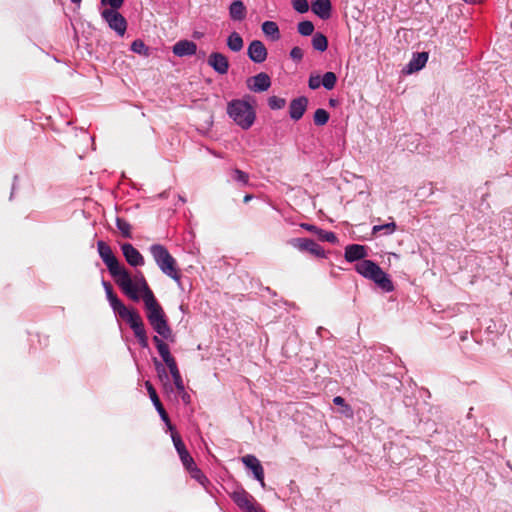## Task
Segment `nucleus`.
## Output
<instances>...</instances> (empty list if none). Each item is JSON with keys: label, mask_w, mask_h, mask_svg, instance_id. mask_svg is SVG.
I'll list each match as a JSON object with an SVG mask.
<instances>
[{"label": "nucleus", "mask_w": 512, "mask_h": 512, "mask_svg": "<svg viewBox=\"0 0 512 512\" xmlns=\"http://www.w3.org/2000/svg\"><path fill=\"white\" fill-rule=\"evenodd\" d=\"M154 365H155V369L158 373V377L163 382L164 387L166 389L169 388L170 390H172L171 384L169 382V376L167 374V371H166L164 365L156 358H154Z\"/></svg>", "instance_id": "nucleus-29"}, {"label": "nucleus", "mask_w": 512, "mask_h": 512, "mask_svg": "<svg viewBox=\"0 0 512 512\" xmlns=\"http://www.w3.org/2000/svg\"><path fill=\"white\" fill-rule=\"evenodd\" d=\"M429 54L428 52H418L412 55L411 60L408 62L404 71L407 74H412L414 72L420 71L427 63Z\"/></svg>", "instance_id": "nucleus-18"}, {"label": "nucleus", "mask_w": 512, "mask_h": 512, "mask_svg": "<svg viewBox=\"0 0 512 512\" xmlns=\"http://www.w3.org/2000/svg\"><path fill=\"white\" fill-rule=\"evenodd\" d=\"M171 438L174 444V447L181 459V462L183 466L187 470H192V467L194 466V460L187 451L184 442L182 441L180 435L176 432H174V429L171 431Z\"/></svg>", "instance_id": "nucleus-9"}, {"label": "nucleus", "mask_w": 512, "mask_h": 512, "mask_svg": "<svg viewBox=\"0 0 512 512\" xmlns=\"http://www.w3.org/2000/svg\"><path fill=\"white\" fill-rule=\"evenodd\" d=\"M329 104H330L331 106H335V105L337 104V100H335V99H330V100H329Z\"/></svg>", "instance_id": "nucleus-52"}, {"label": "nucleus", "mask_w": 512, "mask_h": 512, "mask_svg": "<svg viewBox=\"0 0 512 512\" xmlns=\"http://www.w3.org/2000/svg\"><path fill=\"white\" fill-rule=\"evenodd\" d=\"M303 55H304L303 50L298 46L293 47L290 51L291 59L294 61H297V62H299L303 59Z\"/></svg>", "instance_id": "nucleus-44"}, {"label": "nucleus", "mask_w": 512, "mask_h": 512, "mask_svg": "<svg viewBox=\"0 0 512 512\" xmlns=\"http://www.w3.org/2000/svg\"><path fill=\"white\" fill-rule=\"evenodd\" d=\"M292 6L293 9L300 14H304L309 10V4L307 0H292Z\"/></svg>", "instance_id": "nucleus-39"}, {"label": "nucleus", "mask_w": 512, "mask_h": 512, "mask_svg": "<svg viewBox=\"0 0 512 512\" xmlns=\"http://www.w3.org/2000/svg\"><path fill=\"white\" fill-rule=\"evenodd\" d=\"M397 229V225L394 221H391L382 225H374L372 228V234L376 235L379 232H383L384 235H391Z\"/></svg>", "instance_id": "nucleus-30"}, {"label": "nucleus", "mask_w": 512, "mask_h": 512, "mask_svg": "<svg viewBox=\"0 0 512 512\" xmlns=\"http://www.w3.org/2000/svg\"><path fill=\"white\" fill-rule=\"evenodd\" d=\"M297 29L302 36H310L314 32V24L309 20H304L298 23Z\"/></svg>", "instance_id": "nucleus-36"}, {"label": "nucleus", "mask_w": 512, "mask_h": 512, "mask_svg": "<svg viewBox=\"0 0 512 512\" xmlns=\"http://www.w3.org/2000/svg\"><path fill=\"white\" fill-rule=\"evenodd\" d=\"M242 462L253 472L254 478L260 482L262 487H264V469L260 461L253 455H246L242 458Z\"/></svg>", "instance_id": "nucleus-15"}, {"label": "nucleus", "mask_w": 512, "mask_h": 512, "mask_svg": "<svg viewBox=\"0 0 512 512\" xmlns=\"http://www.w3.org/2000/svg\"><path fill=\"white\" fill-rule=\"evenodd\" d=\"M179 199L184 203L185 202V199L183 197H179Z\"/></svg>", "instance_id": "nucleus-55"}, {"label": "nucleus", "mask_w": 512, "mask_h": 512, "mask_svg": "<svg viewBox=\"0 0 512 512\" xmlns=\"http://www.w3.org/2000/svg\"><path fill=\"white\" fill-rule=\"evenodd\" d=\"M208 65L218 74H226L229 70L228 58L220 52H212L208 57Z\"/></svg>", "instance_id": "nucleus-13"}, {"label": "nucleus", "mask_w": 512, "mask_h": 512, "mask_svg": "<svg viewBox=\"0 0 512 512\" xmlns=\"http://www.w3.org/2000/svg\"><path fill=\"white\" fill-rule=\"evenodd\" d=\"M145 387L147 389V392L149 394V397L156 409V411L158 412L161 420L166 424L167 428L172 431L174 429L173 425L171 424L170 422V419H169V416L166 412V410L164 409L157 393H156V390L155 388L153 387V385L151 384L150 381H146L145 382Z\"/></svg>", "instance_id": "nucleus-10"}, {"label": "nucleus", "mask_w": 512, "mask_h": 512, "mask_svg": "<svg viewBox=\"0 0 512 512\" xmlns=\"http://www.w3.org/2000/svg\"><path fill=\"white\" fill-rule=\"evenodd\" d=\"M130 49L132 52L139 54V55H143L146 57L150 55L149 47L141 39L134 40L131 43Z\"/></svg>", "instance_id": "nucleus-31"}, {"label": "nucleus", "mask_w": 512, "mask_h": 512, "mask_svg": "<svg viewBox=\"0 0 512 512\" xmlns=\"http://www.w3.org/2000/svg\"><path fill=\"white\" fill-rule=\"evenodd\" d=\"M243 46L244 41L240 34L235 31L230 33V35L227 37V47L232 52H239L242 50Z\"/></svg>", "instance_id": "nucleus-26"}, {"label": "nucleus", "mask_w": 512, "mask_h": 512, "mask_svg": "<svg viewBox=\"0 0 512 512\" xmlns=\"http://www.w3.org/2000/svg\"><path fill=\"white\" fill-rule=\"evenodd\" d=\"M246 85L251 92H265L271 87V78L267 73L260 72L254 76L247 78Z\"/></svg>", "instance_id": "nucleus-7"}, {"label": "nucleus", "mask_w": 512, "mask_h": 512, "mask_svg": "<svg viewBox=\"0 0 512 512\" xmlns=\"http://www.w3.org/2000/svg\"><path fill=\"white\" fill-rule=\"evenodd\" d=\"M325 331L326 330L323 327H318L316 333L319 337H322L323 336L322 333Z\"/></svg>", "instance_id": "nucleus-50"}, {"label": "nucleus", "mask_w": 512, "mask_h": 512, "mask_svg": "<svg viewBox=\"0 0 512 512\" xmlns=\"http://www.w3.org/2000/svg\"><path fill=\"white\" fill-rule=\"evenodd\" d=\"M97 250L111 277L121 291L134 302H138L142 298L149 324L157 334L168 338L171 334V328L168 325L164 310L155 298L144 274L141 271H137L134 275H131L120 264L111 247L106 242L98 241Z\"/></svg>", "instance_id": "nucleus-1"}, {"label": "nucleus", "mask_w": 512, "mask_h": 512, "mask_svg": "<svg viewBox=\"0 0 512 512\" xmlns=\"http://www.w3.org/2000/svg\"><path fill=\"white\" fill-rule=\"evenodd\" d=\"M173 382L182 402L186 405L189 404L191 402V396L185 389L182 376L180 375L178 377L173 378Z\"/></svg>", "instance_id": "nucleus-27"}, {"label": "nucleus", "mask_w": 512, "mask_h": 512, "mask_svg": "<svg viewBox=\"0 0 512 512\" xmlns=\"http://www.w3.org/2000/svg\"><path fill=\"white\" fill-rule=\"evenodd\" d=\"M171 336H172V333L170 334V336L167 339H169ZM160 337H161L160 334L155 335L153 337V342L155 343L157 351H158L159 355L161 356L163 362H166L169 359L173 358V356L170 353L169 346ZM162 338H163V336H162ZM164 339H166V338L164 337Z\"/></svg>", "instance_id": "nucleus-24"}, {"label": "nucleus", "mask_w": 512, "mask_h": 512, "mask_svg": "<svg viewBox=\"0 0 512 512\" xmlns=\"http://www.w3.org/2000/svg\"><path fill=\"white\" fill-rule=\"evenodd\" d=\"M380 269V266L372 260H362L355 265L357 273L371 281Z\"/></svg>", "instance_id": "nucleus-16"}, {"label": "nucleus", "mask_w": 512, "mask_h": 512, "mask_svg": "<svg viewBox=\"0 0 512 512\" xmlns=\"http://www.w3.org/2000/svg\"><path fill=\"white\" fill-rule=\"evenodd\" d=\"M317 237L321 241H326V242H329V243H336L337 242V236H336V234L334 232L326 231V230H323L321 228L319 229Z\"/></svg>", "instance_id": "nucleus-38"}, {"label": "nucleus", "mask_w": 512, "mask_h": 512, "mask_svg": "<svg viewBox=\"0 0 512 512\" xmlns=\"http://www.w3.org/2000/svg\"><path fill=\"white\" fill-rule=\"evenodd\" d=\"M116 227L125 238H132L131 225L123 218H116Z\"/></svg>", "instance_id": "nucleus-34"}, {"label": "nucleus", "mask_w": 512, "mask_h": 512, "mask_svg": "<svg viewBox=\"0 0 512 512\" xmlns=\"http://www.w3.org/2000/svg\"><path fill=\"white\" fill-rule=\"evenodd\" d=\"M382 291L389 293L394 290V285L389 275L382 269L378 271L372 280Z\"/></svg>", "instance_id": "nucleus-22"}, {"label": "nucleus", "mask_w": 512, "mask_h": 512, "mask_svg": "<svg viewBox=\"0 0 512 512\" xmlns=\"http://www.w3.org/2000/svg\"><path fill=\"white\" fill-rule=\"evenodd\" d=\"M247 9L240 0L233 1L229 6V16L233 21H242L245 19Z\"/></svg>", "instance_id": "nucleus-23"}, {"label": "nucleus", "mask_w": 512, "mask_h": 512, "mask_svg": "<svg viewBox=\"0 0 512 512\" xmlns=\"http://www.w3.org/2000/svg\"><path fill=\"white\" fill-rule=\"evenodd\" d=\"M329 117L330 115L325 109L319 108L314 112V124L317 126H323L328 122Z\"/></svg>", "instance_id": "nucleus-33"}, {"label": "nucleus", "mask_w": 512, "mask_h": 512, "mask_svg": "<svg viewBox=\"0 0 512 512\" xmlns=\"http://www.w3.org/2000/svg\"><path fill=\"white\" fill-rule=\"evenodd\" d=\"M308 106V99L305 96H299L290 101L289 116L292 120H300L306 112Z\"/></svg>", "instance_id": "nucleus-14"}, {"label": "nucleus", "mask_w": 512, "mask_h": 512, "mask_svg": "<svg viewBox=\"0 0 512 512\" xmlns=\"http://www.w3.org/2000/svg\"><path fill=\"white\" fill-rule=\"evenodd\" d=\"M322 85L321 77L319 75H310L308 79V87L312 90L318 89Z\"/></svg>", "instance_id": "nucleus-43"}, {"label": "nucleus", "mask_w": 512, "mask_h": 512, "mask_svg": "<svg viewBox=\"0 0 512 512\" xmlns=\"http://www.w3.org/2000/svg\"><path fill=\"white\" fill-rule=\"evenodd\" d=\"M231 499L244 512H265L263 509L258 508L255 505L253 496L242 488L235 490L231 494Z\"/></svg>", "instance_id": "nucleus-5"}, {"label": "nucleus", "mask_w": 512, "mask_h": 512, "mask_svg": "<svg viewBox=\"0 0 512 512\" xmlns=\"http://www.w3.org/2000/svg\"><path fill=\"white\" fill-rule=\"evenodd\" d=\"M134 335L137 338L138 343L142 348L148 347V337H147V333H146L145 329H143L141 331H136V333H134Z\"/></svg>", "instance_id": "nucleus-41"}, {"label": "nucleus", "mask_w": 512, "mask_h": 512, "mask_svg": "<svg viewBox=\"0 0 512 512\" xmlns=\"http://www.w3.org/2000/svg\"><path fill=\"white\" fill-rule=\"evenodd\" d=\"M300 226L303 229H305L306 231H309V232L314 233L316 235L318 234L319 229H320L319 227H317V226H315L313 224H308V223H302Z\"/></svg>", "instance_id": "nucleus-46"}, {"label": "nucleus", "mask_w": 512, "mask_h": 512, "mask_svg": "<svg viewBox=\"0 0 512 512\" xmlns=\"http://www.w3.org/2000/svg\"><path fill=\"white\" fill-rule=\"evenodd\" d=\"M285 105H286V100L284 98L277 97V96H270L268 98V106L272 110L282 109L285 107Z\"/></svg>", "instance_id": "nucleus-37"}, {"label": "nucleus", "mask_w": 512, "mask_h": 512, "mask_svg": "<svg viewBox=\"0 0 512 512\" xmlns=\"http://www.w3.org/2000/svg\"><path fill=\"white\" fill-rule=\"evenodd\" d=\"M333 403L337 406H344L346 404L345 399L341 396H336L333 398Z\"/></svg>", "instance_id": "nucleus-47"}, {"label": "nucleus", "mask_w": 512, "mask_h": 512, "mask_svg": "<svg viewBox=\"0 0 512 512\" xmlns=\"http://www.w3.org/2000/svg\"><path fill=\"white\" fill-rule=\"evenodd\" d=\"M149 252L161 272L180 283L181 276L177 269V262L168 249L162 244H152Z\"/></svg>", "instance_id": "nucleus-2"}, {"label": "nucleus", "mask_w": 512, "mask_h": 512, "mask_svg": "<svg viewBox=\"0 0 512 512\" xmlns=\"http://www.w3.org/2000/svg\"><path fill=\"white\" fill-rule=\"evenodd\" d=\"M347 417H352L353 416V410L351 408V406H349L348 404H345L343 406V411H342Z\"/></svg>", "instance_id": "nucleus-48"}, {"label": "nucleus", "mask_w": 512, "mask_h": 512, "mask_svg": "<svg viewBox=\"0 0 512 512\" xmlns=\"http://www.w3.org/2000/svg\"><path fill=\"white\" fill-rule=\"evenodd\" d=\"M72 3H80L82 0H70Z\"/></svg>", "instance_id": "nucleus-54"}, {"label": "nucleus", "mask_w": 512, "mask_h": 512, "mask_svg": "<svg viewBox=\"0 0 512 512\" xmlns=\"http://www.w3.org/2000/svg\"><path fill=\"white\" fill-rule=\"evenodd\" d=\"M115 314L117 316H119L121 319L125 320L129 324L130 328L133 330V333H136V331H141V330L145 329L143 320L137 311L130 310L124 305Z\"/></svg>", "instance_id": "nucleus-8"}, {"label": "nucleus", "mask_w": 512, "mask_h": 512, "mask_svg": "<svg viewBox=\"0 0 512 512\" xmlns=\"http://www.w3.org/2000/svg\"><path fill=\"white\" fill-rule=\"evenodd\" d=\"M121 251L130 266L141 267L145 264L144 257L131 243L121 244Z\"/></svg>", "instance_id": "nucleus-11"}, {"label": "nucleus", "mask_w": 512, "mask_h": 512, "mask_svg": "<svg viewBox=\"0 0 512 512\" xmlns=\"http://www.w3.org/2000/svg\"><path fill=\"white\" fill-rule=\"evenodd\" d=\"M288 243L301 252H308L318 258H326L324 249L312 239L293 238Z\"/></svg>", "instance_id": "nucleus-4"}, {"label": "nucleus", "mask_w": 512, "mask_h": 512, "mask_svg": "<svg viewBox=\"0 0 512 512\" xmlns=\"http://www.w3.org/2000/svg\"><path fill=\"white\" fill-rule=\"evenodd\" d=\"M164 363L167 365L172 378H175V377H178L181 375L174 357Z\"/></svg>", "instance_id": "nucleus-40"}, {"label": "nucleus", "mask_w": 512, "mask_h": 512, "mask_svg": "<svg viewBox=\"0 0 512 512\" xmlns=\"http://www.w3.org/2000/svg\"><path fill=\"white\" fill-rule=\"evenodd\" d=\"M312 12L322 20L331 16L332 4L330 0H314L311 4Z\"/></svg>", "instance_id": "nucleus-19"}, {"label": "nucleus", "mask_w": 512, "mask_h": 512, "mask_svg": "<svg viewBox=\"0 0 512 512\" xmlns=\"http://www.w3.org/2000/svg\"><path fill=\"white\" fill-rule=\"evenodd\" d=\"M172 51L178 57L192 56L197 51V45L193 41L180 40L173 46Z\"/></svg>", "instance_id": "nucleus-20"}, {"label": "nucleus", "mask_w": 512, "mask_h": 512, "mask_svg": "<svg viewBox=\"0 0 512 512\" xmlns=\"http://www.w3.org/2000/svg\"><path fill=\"white\" fill-rule=\"evenodd\" d=\"M312 46L315 50L324 52L328 47L327 37L320 32L315 33L312 37Z\"/></svg>", "instance_id": "nucleus-28"}, {"label": "nucleus", "mask_w": 512, "mask_h": 512, "mask_svg": "<svg viewBox=\"0 0 512 512\" xmlns=\"http://www.w3.org/2000/svg\"><path fill=\"white\" fill-rule=\"evenodd\" d=\"M231 179L239 183L241 186H245L248 184L249 175L246 172L235 168L231 171Z\"/></svg>", "instance_id": "nucleus-35"}, {"label": "nucleus", "mask_w": 512, "mask_h": 512, "mask_svg": "<svg viewBox=\"0 0 512 512\" xmlns=\"http://www.w3.org/2000/svg\"><path fill=\"white\" fill-rule=\"evenodd\" d=\"M321 82H322V86L326 90H332L335 87L336 82H337L336 74L334 72H330V71L324 73V75L321 77Z\"/></svg>", "instance_id": "nucleus-32"}, {"label": "nucleus", "mask_w": 512, "mask_h": 512, "mask_svg": "<svg viewBox=\"0 0 512 512\" xmlns=\"http://www.w3.org/2000/svg\"><path fill=\"white\" fill-rule=\"evenodd\" d=\"M262 32L272 41H278L281 37L279 27L274 21H264L261 26Z\"/></svg>", "instance_id": "nucleus-25"}, {"label": "nucleus", "mask_w": 512, "mask_h": 512, "mask_svg": "<svg viewBox=\"0 0 512 512\" xmlns=\"http://www.w3.org/2000/svg\"><path fill=\"white\" fill-rule=\"evenodd\" d=\"M247 55L252 62L260 64L266 60L268 52L262 41L253 40L248 46Z\"/></svg>", "instance_id": "nucleus-12"}, {"label": "nucleus", "mask_w": 512, "mask_h": 512, "mask_svg": "<svg viewBox=\"0 0 512 512\" xmlns=\"http://www.w3.org/2000/svg\"><path fill=\"white\" fill-rule=\"evenodd\" d=\"M191 472V475L194 479H196L199 483L204 484L205 481H207L206 476L199 470L196 465L192 467V470H189Z\"/></svg>", "instance_id": "nucleus-42"}, {"label": "nucleus", "mask_w": 512, "mask_h": 512, "mask_svg": "<svg viewBox=\"0 0 512 512\" xmlns=\"http://www.w3.org/2000/svg\"><path fill=\"white\" fill-rule=\"evenodd\" d=\"M464 1H465L466 3H470V4H471V3H475V2H477L478 0H464Z\"/></svg>", "instance_id": "nucleus-53"}, {"label": "nucleus", "mask_w": 512, "mask_h": 512, "mask_svg": "<svg viewBox=\"0 0 512 512\" xmlns=\"http://www.w3.org/2000/svg\"><path fill=\"white\" fill-rule=\"evenodd\" d=\"M228 116L242 129H249L256 118L253 107L242 99L231 100L227 104Z\"/></svg>", "instance_id": "nucleus-3"}, {"label": "nucleus", "mask_w": 512, "mask_h": 512, "mask_svg": "<svg viewBox=\"0 0 512 512\" xmlns=\"http://www.w3.org/2000/svg\"><path fill=\"white\" fill-rule=\"evenodd\" d=\"M102 18L107 22L110 29L119 36H123L127 30L126 19L117 10L104 9L101 12Z\"/></svg>", "instance_id": "nucleus-6"}, {"label": "nucleus", "mask_w": 512, "mask_h": 512, "mask_svg": "<svg viewBox=\"0 0 512 512\" xmlns=\"http://www.w3.org/2000/svg\"><path fill=\"white\" fill-rule=\"evenodd\" d=\"M367 256L366 247L360 244H350L346 246L344 258L347 262H356L366 260Z\"/></svg>", "instance_id": "nucleus-17"}, {"label": "nucleus", "mask_w": 512, "mask_h": 512, "mask_svg": "<svg viewBox=\"0 0 512 512\" xmlns=\"http://www.w3.org/2000/svg\"><path fill=\"white\" fill-rule=\"evenodd\" d=\"M102 286L105 290L106 298L114 313L118 312L125 304L115 294L110 282L102 280Z\"/></svg>", "instance_id": "nucleus-21"}, {"label": "nucleus", "mask_w": 512, "mask_h": 512, "mask_svg": "<svg viewBox=\"0 0 512 512\" xmlns=\"http://www.w3.org/2000/svg\"><path fill=\"white\" fill-rule=\"evenodd\" d=\"M18 179V176L15 175L14 176V182H13V185H12V192H11V195H10V199H12L13 195H14V190H15V187H16V181Z\"/></svg>", "instance_id": "nucleus-49"}, {"label": "nucleus", "mask_w": 512, "mask_h": 512, "mask_svg": "<svg viewBox=\"0 0 512 512\" xmlns=\"http://www.w3.org/2000/svg\"><path fill=\"white\" fill-rule=\"evenodd\" d=\"M124 3V0H101L102 5H109L111 7L110 10L119 9Z\"/></svg>", "instance_id": "nucleus-45"}, {"label": "nucleus", "mask_w": 512, "mask_h": 512, "mask_svg": "<svg viewBox=\"0 0 512 512\" xmlns=\"http://www.w3.org/2000/svg\"><path fill=\"white\" fill-rule=\"evenodd\" d=\"M251 199H252V195H250V194H247V195L244 196V202L245 203L249 202Z\"/></svg>", "instance_id": "nucleus-51"}]
</instances>
